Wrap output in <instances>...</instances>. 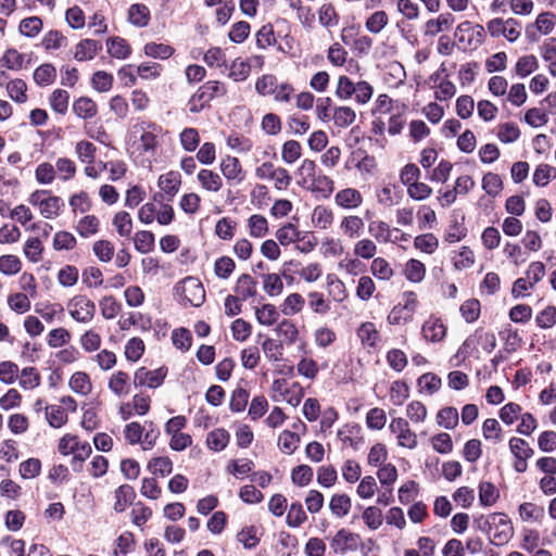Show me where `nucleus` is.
Here are the masks:
<instances>
[{"instance_id":"obj_1","label":"nucleus","mask_w":556,"mask_h":556,"mask_svg":"<svg viewBox=\"0 0 556 556\" xmlns=\"http://www.w3.org/2000/svg\"><path fill=\"white\" fill-rule=\"evenodd\" d=\"M163 136V128L151 121H138L129 129L127 142L140 154L155 155Z\"/></svg>"},{"instance_id":"obj_2","label":"nucleus","mask_w":556,"mask_h":556,"mask_svg":"<svg viewBox=\"0 0 556 556\" xmlns=\"http://www.w3.org/2000/svg\"><path fill=\"white\" fill-rule=\"evenodd\" d=\"M334 96L341 101L353 100L358 105H366L374 96V87L367 80L353 81L346 75L337 78Z\"/></svg>"},{"instance_id":"obj_3","label":"nucleus","mask_w":556,"mask_h":556,"mask_svg":"<svg viewBox=\"0 0 556 556\" xmlns=\"http://www.w3.org/2000/svg\"><path fill=\"white\" fill-rule=\"evenodd\" d=\"M481 530L488 531L491 535V543L497 546L506 545L514 536L511 521L504 513H493L489 515Z\"/></svg>"},{"instance_id":"obj_4","label":"nucleus","mask_w":556,"mask_h":556,"mask_svg":"<svg viewBox=\"0 0 556 556\" xmlns=\"http://www.w3.org/2000/svg\"><path fill=\"white\" fill-rule=\"evenodd\" d=\"M175 295L182 305L201 306L205 301V290L200 279L188 276L174 287Z\"/></svg>"},{"instance_id":"obj_5","label":"nucleus","mask_w":556,"mask_h":556,"mask_svg":"<svg viewBox=\"0 0 556 556\" xmlns=\"http://www.w3.org/2000/svg\"><path fill=\"white\" fill-rule=\"evenodd\" d=\"M28 203L36 207L40 215L47 219H54L60 216L64 201L53 195L49 190H36L28 197Z\"/></svg>"},{"instance_id":"obj_6","label":"nucleus","mask_w":556,"mask_h":556,"mask_svg":"<svg viewBox=\"0 0 556 556\" xmlns=\"http://www.w3.org/2000/svg\"><path fill=\"white\" fill-rule=\"evenodd\" d=\"M59 452L64 455H73L72 466L75 470L90 456L92 448L89 442L81 441L77 435L67 433L63 435L58 445Z\"/></svg>"},{"instance_id":"obj_7","label":"nucleus","mask_w":556,"mask_h":556,"mask_svg":"<svg viewBox=\"0 0 556 556\" xmlns=\"http://www.w3.org/2000/svg\"><path fill=\"white\" fill-rule=\"evenodd\" d=\"M225 84L218 80H208L203 84L189 99L188 108L191 113H199L210 105L215 98L225 96Z\"/></svg>"},{"instance_id":"obj_8","label":"nucleus","mask_w":556,"mask_h":556,"mask_svg":"<svg viewBox=\"0 0 556 556\" xmlns=\"http://www.w3.org/2000/svg\"><path fill=\"white\" fill-rule=\"evenodd\" d=\"M485 29L481 24L464 21L455 29V38L465 50H477L485 41Z\"/></svg>"},{"instance_id":"obj_9","label":"nucleus","mask_w":556,"mask_h":556,"mask_svg":"<svg viewBox=\"0 0 556 556\" xmlns=\"http://www.w3.org/2000/svg\"><path fill=\"white\" fill-rule=\"evenodd\" d=\"M304 396V389L299 382L289 383L286 379H275L271 383V399L276 402L285 401L292 407L300 405Z\"/></svg>"},{"instance_id":"obj_10","label":"nucleus","mask_w":556,"mask_h":556,"mask_svg":"<svg viewBox=\"0 0 556 556\" xmlns=\"http://www.w3.org/2000/svg\"><path fill=\"white\" fill-rule=\"evenodd\" d=\"M418 306L417 294L413 291H405L402 301L390 311L387 321L389 325H402L413 320Z\"/></svg>"},{"instance_id":"obj_11","label":"nucleus","mask_w":556,"mask_h":556,"mask_svg":"<svg viewBox=\"0 0 556 556\" xmlns=\"http://www.w3.org/2000/svg\"><path fill=\"white\" fill-rule=\"evenodd\" d=\"M66 308L68 315L77 323L89 324L96 315V304L85 294H76L72 296Z\"/></svg>"},{"instance_id":"obj_12","label":"nucleus","mask_w":556,"mask_h":556,"mask_svg":"<svg viewBox=\"0 0 556 556\" xmlns=\"http://www.w3.org/2000/svg\"><path fill=\"white\" fill-rule=\"evenodd\" d=\"M486 31L492 38L503 36L507 41L515 42L521 36V25L513 17H494L486 23Z\"/></svg>"},{"instance_id":"obj_13","label":"nucleus","mask_w":556,"mask_h":556,"mask_svg":"<svg viewBox=\"0 0 556 556\" xmlns=\"http://www.w3.org/2000/svg\"><path fill=\"white\" fill-rule=\"evenodd\" d=\"M181 176L178 172L170 170L161 175L157 179L159 192L153 194V202L172 201L179 192Z\"/></svg>"},{"instance_id":"obj_14","label":"nucleus","mask_w":556,"mask_h":556,"mask_svg":"<svg viewBox=\"0 0 556 556\" xmlns=\"http://www.w3.org/2000/svg\"><path fill=\"white\" fill-rule=\"evenodd\" d=\"M389 430L396 438L400 447L414 450L418 445V437L410 429L408 421L402 417H395L389 425Z\"/></svg>"},{"instance_id":"obj_15","label":"nucleus","mask_w":556,"mask_h":556,"mask_svg":"<svg viewBox=\"0 0 556 556\" xmlns=\"http://www.w3.org/2000/svg\"><path fill=\"white\" fill-rule=\"evenodd\" d=\"M361 544V536L346 529H340L331 539L330 546L336 554L344 555L355 552Z\"/></svg>"},{"instance_id":"obj_16","label":"nucleus","mask_w":556,"mask_h":556,"mask_svg":"<svg viewBox=\"0 0 556 556\" xmlns=\"http://www.w3.org/2000/svg\"><path fill=\"white\" fill-rule=\"evenodd\" d=\"M166 376L167 369L165 367H160L153 370H150L146 367H140L135 371L134 384L136 387H148L155 389L163 383Z\"/></svg>"},{"instance_id":"obj_17","label":"nucleus","mask_w":556,"mask_h":556,"mask_svg":"<svg viewBox=\"0 0 556 556\" xmlns=\"http://www.w3.org/2000/svg\"><path fill=\"white\" fill-rule=\"evenodd\" d=\"M446 326L435 316H430L421 326L422 338L431 343L441 342L446 337Z\"/></svg>"},{"instance_id":"obj_18","label":"nucleus","mask_w":556,"mask_h":556,"mask_svg":"<svg viewBox=\"0 0 556 556\" xmlns=\"http://www.w3.org/2000/svg\"><path fill=\"white\" fill-rule=\"evenodd\" d=\"M364 202L363 194L355 188H344L334 195V203L343 210H357Z\"/></svg>"},{"instance_id":"obj_19","label":"nucleus","mask_w":556,"mask_h":556,"mask_svg":"<svg viewBox=\"0 0 556 556\" xmlns=\"http://www.w3.org/2000/svg\"><path fill=\"white\" fill-rule=\"evenodd\" d=\"M455 17L448 13H441L438 17L428 20L424 26L425 36L434 37L442 31H447L452 28Z\"/></svg>"},{"instance_id":"obj_20","label":"nucleus","mask_w":556,"mask_h":556,"mask_svg":"<svg viewBox=\"0 0 556 556\" xmlns=\"http://www.w3.org/2000/svg\"><path fill=\"white\" fill-rule=\"evenodd\" d=\"M339 228L344 237L357 239L364 232L365 222L358 215H345L341 218Z\"/></svg>"},{"instance_id":"obj_21","label":"nucleus","mask_w":556,"mask_h":556,"mask_svg":"<svg viewBox=\"0 0 556 556\" xmlns=\"http://www.w3.org/2000/svg\"><path fill=\"white\" fill-rule=\"evenodd\" d=\"M356 336L365 349H376L380 341V333L371 321L362 323L356 329Z\"/></svg>"},{"instance_id":"obj_22","label":"nucleus","mask_w":556,"mask_h":556,"mask_svg":"<svg viewBox=\"0 0 556 556\" xmlns=\"http://www.w3.org/2000/svg\"><path fill=\"white\" fill-rule=\"evenodd\" d=\"M334 222L333 210L327 205H316L311 214L312 225L320 230L329 229Z\"/></svg>"},{"instance_id":"obj_23","label":"nucleus","mask_w":556,"mask_h":556,"mask_svg":"<svg viewBox=\"0 0 556 556\" xmlns=\"http://www.w3.org/2000/svg\"><path fill=\"white\" fill-rule=\"evenodd\" d=\"M376 198L383 207H392L401 202L403 194L395 185L388 184L377 189Z\"/></svg>"},{"instance_id":"obj_24","label":"nucleus","mask_w":556,"mask_h":556,"mask_svg":"<svg viewBox=\"0 0 556 556\" xmlns=\"http://www.w3.org/2000/svg\"><path fill=\"white\" fill-rule=\"evenodd\" d=\"M368 231L372 238L382 243L397 242V238L393 239L392 233L399 232L397 228L391 229L389 224L384 220H374L368 225Z\"/></svg>"},{"instance_id":"obj_25","label":"nucleus","mask_w":556,"mask_h":556,"mask_svg":"<svg viewBox=\"0 0 556 556\" xmlns=\"http://www.w3.org/2000/svg\"><path fill=\"white\" fill-rule=\"evenodd\" d=\"M331 121L338 128H348L356 121V112L349 105H339L332 109Z\"/></svg>"},{"instance_id":"obj_26","label":"nucleus","mask_w":556,"mask_h":556,"mask_svg":"<svg viewBox=\"0 0 556 556\" xmlns=\"http://www.w3.org/2000/svg\"><path fill=\"white\" fill-rule=\"evenodd\" d=\"M150 18V10L146 4L134 3L128 8L127 21L134 26L143 28L149 25Z\"/></svg>"},{"instance_id":"obj_27","label":"nucleus","mask_w":556,"mask_h":556,"mask_svg":"<svg viewBox=\"0 0 556 556\" xmlns=\"http://www.w3.org/2000/svg\"><path fill=\"white\" fill-rule=\"evenodd\" d=\"M101 49L102 46L99 41L84 39L76 45L74 58L79 62L89 61L92 60Z\"/></svg>"},{"instance_id":"obj_28","label":"nucleus","mask_w":556,"mask_h":556,"mask_svg":"<svg viewBox=\"0 0 556 556\" xmlns=\"http://www.w3.org/2000/svg\"><path fill=\"white\" fill-rule=\"evenodd\" d=\"M301 230L293 223H286L279 226L275 232V238L281 247H289L299 241Z\"/></svg>"},{"instance_id":"obj_29","label":"nucleus","mask_w":556,"mask_h":556,"mask_svg":"<svg viewBox=\"0 0 556 556\" xmlns=\"http://www.w3.org/2000/svg\"><path fill=\"white\" fill-rule=\"evenodd\" d=\"M304 305L305 298L301 293L292 292L288 294L281 302L280 311L285 316L291 317L301 313L304 308Z\"/></svg>"},{"instance_id":"obj_30","label":"nucleus","mask_w":556,"mask_h":556,"mask_svg":"<svg viewBox=\"0 0 556 556\" xmlns=\"http://www.w3.org/2000/svg\"><path fill=\"white\" fill-rule=\"evenodd\" d=\"M220 172L227 180L242 181L243 170L237 157L226 156L220 162Z\"/></svg>"},{"instance_id":"obj_31","label":"nucleus","mask_w":556,"mask_h":556,"mask_svg":"<svg viewBox=\"0 0 556 556\" xmlns=\"http://www.w3.org/2000/svg\"><path fill=\"white\" fill-rule=\"evenodd\" d=\"M108 53L115 59L125 60L131 54L130 45L122 37H110L106 40Z\"/></svg>"},{"instance_id":"obj_32","label":"nucleus","mask_w":556,"mask_h":556,"mask_svg":"<svg viewBox=\"0 0 556 556\" xmlns=\"http://www.w3.org/2000/svg\"><path fill=\"white\" fill-rule=\"evenodd\" d=\"M197 178L201 187L208 192H218L223 188L222 177L211 169H201Z\"/></svg>"},{"instance_id":"obj_33","label":"nucleus","mask_w":556,"mask_h":556,"mask_svg":"<svg viewBox=\"0 0 556 556\" xmlns=\"http://www.w3.org/2000/svg\"><path fill=\"white\" fill-rule=\"evenodd\" d=\"M235 292L242 301H247L256 294V281L249 274H242L237 279Z\"/></svg>"},{"instance_id":"obj_34","label":"nucleus","mask_w":556,"mask_h":556,"mask_svg":"<svg viewBox=\"0 0 556 556\" xmlns=\"http://www.w3.org/2000/svg\"><path fill=\"white\" fill-rule=\"evenodd\" d=\"M276 333L281 337L283 342L288 345L294 344L300 336L298 326L289 318H285L278 323Z\"/></svg>"},{"instance_id":"obj_35","label":"nucleus","mask_w":556,"mask_h":556,"mask_svg":"<svg viewBox=\"0 0 556 556\" xmlns=\"http://www.w3.org/2000/svg\"><path fill=\"white\" fill-rule=\"evenodd\" d=\"M75 230L81 238L96 236L100 230V219L96 215H85L77 222Z\"/></svg>"},{"instance_id":"obj_36","label":"nucleus","mask_w":556,"mask_h":556,"mask_svg":"<svg viewBox=\"0 0 556 556\" xmlns=\"http://www.w3.org/2000/svg\"><path fill=\"white\" fill-rule=\"evenodd\" d=\"M230 440L229 432L224 428H216L206 435V446L214 451L220 452L226 448Z\"/></svg>"},{"instance_id":"obj_37","label":"nucleus","mask_w":556,"mask_h":556,"mask_svg":"<svg viewBox=\"0 0 556 556\" xmlns=\"http://www.w3.org/2000/svg\"><path fill=\"white\" fill-rule=\"evenodd\" d=\"M249 235L252 238H264L269 232L268 220L261 214H253L247 220Z\"/></svg>"},{"instance_id":"obj_38","label":"nucleus","mask_w":556,"mask_h":556,"mask_svg":"<svg viewBox=\"0 0 556 556\" xmlns=\"http://www.w3.org/2000/svg\"><path fill=\"white\" fill-rule=\"evenodd\" d=\"M129 380V375L119 370L110 377L108 387L117 396L127 395L130 390Z\"/></svg>"},{"instance_id":"obj_39","label":"nucleus","mask_w":556,"mask_h":556,"mask_svg":"<svg viewBox=\"0 0 556 556\" xmlns=\"http://www.w3.org/2000/svg\"><path fill=\"white\" fill-rule=\"evenodd\" d=\"M352 508V501L348 494H333L329 502V509L337 518L345 517Z\"/></svg>"},{"instance_id":"obj_40","label":"nucleus","mask_w":556,"mask_h":556,"mask_svg":"<svg viewBox=\"0 0 556 556\" xmlns=\"http://www.w3.org/2000/svg\"><path fill=\"white\" fill-rule=\"evenodd\" d=\"M318 22L326 28L337 27L339 24V14L331 2L323 3L318 10Z\"/></svg>"},{"instance_id":"obj_41","label":"nucleus","mask_w":556,"mask_h":556,"mask_svg":"<svg viewBox=\"0 0 556 556\" xmlns=\"http://www.w3.org/2000/svg\"><path fill=\"white\" fill-rule=\"evenodd\" d=\"M237 540L239 543L243 545L245 549H253L255 548L261 540V533L256 526H247L243 527L238 533H237Z\"/></svg>"},{"instance_id":"obj_42","label":"nucleus","mask_w":556,"mask_h":556,"mask_svg":"<svg viewBox=\"0 0 556 556\" xmlns=\"http://www.w3.org/2000/svg\"><path fill=\"white\" fill-rule=\"evenodd\" d=\"M73 111L77 117L88 119L97 115L98 106L90 98L80 97L74 101Z\"/></svg>"},{"instance_id":"obj_43","label":"nucleus","mask_w":556,"mask_h":556,"mask_svg":"<svg viewBox=\"0 0 556 556\" xmlns=\"http://www.w3.org/2000/svg\"><path fill=\"white\" fill-rule=\"evenodd\" d=\"M43 27V22L39 16H28L21 20L18 24V33L26 38H35Z\"/></svg>"},{"instance_id":"obj_44","label":"nucleus","mask_w":556,"mask_h":556,"mask_svg":"<svg viewBox=\"0 0 556 556\" xmlns=\"http://www.w3.org/2000/svg\"><path fill=\"white\" fill-rule=\"evenodd\" d=\"M306 189L311 190L312 192H317L321 194L323 198L327 199L334 190V182L327 175H316L315 178L308 184Z\"/></svg>"},{"instance_id":"obj_45","label":"nucleus","mask_w":556,"mask_h":556,"mask_svg":"<svg viewBox=\"0 0 556 556\" xmlns=\"http://www.w3.org/2000/svg\"><path fill=\"white\" fill-rule=\"evenodd\" d=\"M70 389L80 395H88L92 390L89 376L84 371L74 372L68 381Z\"/></svg>"},{"instance_id":"obj_46","label":"nucleus","mask_w":556,"mask_h":556,"mask_svg":"<svg viewBox=\"0 0 556 556\" xmlns=\"http://www.w3.org/2000/svg\"><path fill=\"white\" fill-rule=\"evenodd\" d=\"M327 287L329 296L338 303H342L349 296L345 283L334 275L327 276Z\"/></svg>"},{"instance_id":"obj_47","label":"nucleus","mask_w":556,"mask_h":556,"mask_svg":"<svg viewBox=\"0 0 556 556\" xmlns=\"http://www.w3.org/2000/svg\"><path fill=\"white\" fill-rule=\"evenodd\" d=\"M519 516L526 522H541L545 517L543 506L526 502L519 506Z\"/></svg>"},{"instance_id":"obj_48","label":"nucleus","mask_w":556,"mask_h":556,"mask_svg":"<svg viewBox=\"0 0 556 556\" xmlns=\"http://www.w3.org/2000/svg\"><path fill=\"white\" fill-rule=\"evenodd\" d=\"M17 378L23 390H34L41 383V376L35 367H24Z\"/></svg>"},{"instance_id":"obj_49","label":"nucleus","mask_w":556,"mask_h":556,"mask_svg":"<svg viewBox=\"0 0 556 556\" xmlns=\"http://www.w3.org/2000/svg\"><path fill=\"white\" fill-rule=\"evenodd\" d=\"M135 491L132 486L123 484L115 490V503L113 508L117 513L124 511L134 501Z\"/></svg>"},{"instance_id":"obj_50","label":"nucleus","mask_w":556,"mask_h":556,"mask_svg":"<svg viewBox=\"0 0 556 556\" xmlns=\"http://www.w3.org/2000/svg\"><path fill=\"white\" fill-rule=\"evenodd\" d=\"M317 165L313 160L304 159L298 167L295 174L299 177L298 185L306 188L316 176Z\"/></svg>"},{"instance_id":"obj_51","label":"nucleus","mask_w":556,"mask_h":556,"mask_svg":"<svg viewBox=\"0 0 556 556\" xmlns=\"http://www.w3.org/2000/svg\"><path fill=\"white\" fill-rule=\"evenodd\" d=\"M256 320L266 327H270L276 324L279 319V311L274 304H263L255 309Z\"/></svg>"},{"instance_id":"obj_52","label":"nucleus","mask_w":556,"mask_h":556,"mask_svg":"<svg viewBox=\"0 0 556 556\" xmlns=\"http://www.w3.org/2000/svg\"><path fill=\"white\" fill-rule=\"evenodd\" d=\"M309 309L320 316H325L330 312V302L321 292L311 291L307 294Z\"/></svg>"},{"instance_id":"obj_53","label":"nucleus","mask_w":556,"mask_h":556,"mask_svg":"<svg viewBox=\"0 0 556 556\" xmlns=\"http://www.w3.org/2000/svg\"><path fill=\"white\" fill-rule=\"evenodd\" d=\"M404 276L410 282H421L426 276L425 264L416 258L408 260L404 267Z\"/></svg>"},{"instance_id":"obj_54","label":"nucleus","mask_w":556,"mask_h":556,"mask_svg":"<svg viewBox=\"0 0 556 556\" xmlns=\"http://www.w3.org/2000/svg\"><path fill=\"white\" fill-rule=\"evenodd\" d=\"M79 270L74 265H64L56 273V280L63 288H72L77 285Z\"/></svg>"},{"instance_id":"obj_55","label":"nucleus","mask_w":556,"mask_h":556,"mask_svg":"<svg viewBox=\"0 0 556 556\" xmlns=\"http://www.w3.org/2000/svg\"><path fill=\"white\" fill-rule=\"evenodd\" d=\"M378 247L372 239L363 238L353 245V254L363 260H370L377 254Z\"/></svg>"},{"instance_id":"obj_56","label":"nucleus","mask_w":556,"mask_h":556,"mask_svg":"<svg viewBox=\"0 0 556 556\" xmlns=\"http://www.w3.org/2000/svg\"><path fill=\"white\" fill-rule=\"evenodd\" d=\"M262 350L265 357L270 363H278L283 359V344L271 338H267L262 343Z\"/></svg>"},{"instance_id":"obj_57","label":"nucleus","mask_w":556,"mask_h":556,"mask_svg":"<svg viewBox=\"0 0 556 556\" xmlns=\"http://www.w3.org/2000/svg\"><path fill=\"white\" fill-rule=\"evenodd\" d=\"M46 419L53 428H61L67 422V413L60 405H46Z\"/></svg>"},{"instance_id":"obj_58","label":"nucleus","mask_w":556,"mask_h":556,"mask_svg":"<svg viewBox=\"0 0 556 556\" xmlns=\"http://www.w3.org/2000/svg\"><path fill=\"white\" fill-rule=\"evenodd\" d=\"M300 435L290 430H283L278 437V447L285 454H293L300 444Z\"/></svg>"},{"instance_id":"obj_59","label":"nucleus","mask_w":556,"mask_h":556,"mask_svg":"<svg viewBox=\"0 0 556 556\" xmlns=\"http://www.w3.org/2000/svg\"><path fill=\"white\" fill-rule=\"evenodd\" d=\"M132 240L135 249L141 254H147L154 249L155 238L149 230L137 231Z\"/></svg>"},{"instance_id":"obj_60","label":"nucleus","mask_w":556,"mask_h":556,"mask_svg":"<svg viewBox=\"0 0 556 556\" xmlns=\"http://www.w3.org/2000/svg\"><path fill=\"white\" fill-rule=\"evenodd\" d=\"M70 93L63 89H55L49 97L50 108L58 114L64 115L68 110Z\"/></svg>"},{"instance_id":"obj_61","label":"nucleus","mask_w":556,"mask_h":556,"mask_svg":"<svg viewBox=\"0 0 556 556\" xmlns=\"http://www.w3.org/2000/svg\"><path fill=\"white\" fill-rule=\"evenodd\" d=\"M251 66L250 61L240 58L235 59L230 64L228 76L233 81H243L250 76Z\"/></svg>"},{"instance_id":"obj_62","label":"nucleus","mask_w":556,"mask_h":556,"mask_svg":"<svg viewBox=\"0 0 556 556\" xmlns=\"http://www.w3.org/2000/svg\"><path fill=\"white\" fill-rule=\"evenodd\" d=\"M263 290L269 296H278L283 291V281L278 274L262 275Z\"/></svg>"},{"instance_id":"obj_63","label":"nucleus","mask_w":556,"mask_h":556,"mask_svg":"<svg viewBox=\"0 0 556 556\" xmlns=\"http://www.w3.org/2000/svg\"><path fill=\"white\" fill-rule=\"evenodd\" d=\"M296 275L299 278L306 283L316 282L323 275V267L317 262H309L305 265H302L298 270Z\"/></svg>"},{"instance_id":"obj_64","label":"nucleus","mask_w":556,"mask_h":556,"mask_svg":"<svg viewBox=\"0 0 556 556\" xmlns=\"http://www.w3.org/2000/svg\"><path fill=\"white\" fill-rule=\"evenodd\" d=\"M92 252L100 262L109 263L113 260L115 248L110 240L101 239L93 242Z\"/></svg>"}]
</instances>
